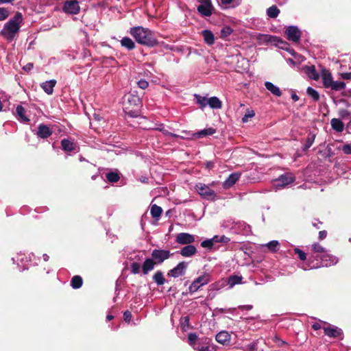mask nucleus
<instances>
[{
    "instance_id": "obj_48",
    "label": "nucleus",
    "mask_w": 351,
    "mask_h": 351,
    "mask_svg": "<svg viewBox=\"0 0 351 351\" xmlns=\"http://www.w3.org/2000/svg\"><path fill=\"white\" fill-rule=\"evenodd\" d=\"M294 252L296 254L298 255V257L301 260V261H304L306 259V253H304L303 251H302L301 250H300L299 248H297L295 247L294 249Z\"/></svg>"
},
{
    "instance_id": "obj_2",
    "label": "nucleus",
    "mask_w": 351,
    "mask_h": 351,
    "mask_svg": "<svg viewBox=\"0 0 351 351\" xmlns=\"http://www.w3.org/2000/svg\"><path fill=\"white\" fill-rule=\"evenodd\" d=\"M129 32L139 44L148 47H153L157 44L152 32L147 28L141 26L134 27L130 28Z\"/></svg>"
},
{
    "instance_id": "obj_22",
    "label": "nucleus",
    "mask_w": 351,
    "mask_h": 351,
    "mask_svg": "<svg viewBox=\"0 0 351 351\" xmlns=\"http://www.w3.org/2000/svg\"><path fill=\"white\" fill-rule=\"evenodd\" d=\"M56 84V80H50L42 83L40 86L47 94L51 95L53 92V88Z\"/></svg>"
},
{
    "instance_id": "obj_16",
    "label": "nucleus",
    "mask_w": 351,
    "mask_h": 351,
    "mask_svg": "<svg viewBox=\"0 0 351 351\" xmlns=\"http://www.w3.org/2000/svg\"><path fill=\"white\" fill-rule=\"evenodd\" d=\"M53 133L52 129L47 125L40 124L38 126V130L36 133L38 137L41 138H47L49 137Z\"/></svg>"
},
{
    "instance_id": "obj_36",
    "label": "nucleus",
    "mask_w": 351,
    "mask_h": 351,
    "mask_svg": "<svg viewBox=\"0 0 351 351\" xmlns=\"http://www.w3.org/2000/svg\"><path fill=\"white\" fill-rule=\"evenodd\" d=\"M280 13V10L277 8L276 5H272L267 8V14L270 18H276Z\"/></svg>"
},
{
    "instance_id": "obj_24",
    "label": "nucleus",
    "mask_w": 351,
    "mask_h": 351,
    "mask_svg": "<svg viewBox=\"0 0 351 351\" xmlns=\"http://www.w3.org/2000/svg\"><path fill=\"white\" fill-rule=\"evenodd\" d=\"M265 86L271 93L276 97H280L282 92L280 88L270 82H265Z\"/></svg>"
},
{
    "instance_id": "obj_51",
    "label": "nucleus",
    "mask_w": 351,
    "mask_h": 351,
    "mask_svg": "<svg viewBox=\"0 0 351 351\" xmlns=\"http://www.w3.org/2000/svg\"><path fill=\"white\" fill-rule=\"evenodd\" d=\"M148 82L145 80H141L138 82V86L142 89H145L148 86Z\"/></svg>"
},
{
    "instance_id": "obj_63",
    "label": "nucleus",
    "mask_w": 351,
    "mask_h": 351,
    "mask_svg": "<svg viewBox=\"0 0 351 351\" xmlns=\"http://www.w3.org/2000/svg\"><path fill=\"white\" fill-rule=\"evenodd\" d=\"M291 98L295 101H297L299 100V97L295 93L291 95Z\"/></svg>"
},
{
    "instance_id": "obj_1",
    "label": "nucleus",
    "mask_w": 351,
    "mask_h": 351,
    "mask_svg": "<svg viewBox=\"0 0 351 351\" xmlns=\"http://www.w3.org/2000/svg\"><path fill=\"white\" fill-rule=\"evenodd\" d=\"M22 23L23 16L21 13L17 12L12 19L5 23L0 34L8 41L12 42L16 35L19 32Z\"/></svg>"
},
{
    "instance_id": "obj_27",
    "label": "nucleus",
    "mask_w": 351,
    "mask_h": 351,
    "mask_svg": "<svg viewBox=\"0 0 351 351\" xmlns=\"http://www.w3.org/2000/svg\"><path fill=\"white\" fill-rule=\"evenodd\" d=\"M121 45L127 49L128 50L130 51L135 48V43L129 37H123L121 40Z\"/></svg>"
},
{
    "instance_id": "obj_50",
    "label": "nucleus",
    "mask_w": 351,
    "mask_h": 351,
    "mask_svg": "<svg viewBox=\"0 0 351 351\" xmlns=\"http://www.w3.org/2000/svg\"><path fill=\"white\" fill-rule=\"evenodd\" d=\"M342 151L346 154H351V143H348L342 147Z\"/></svg>"
},
{
    "instance_id": "obj_9",
    "label": "nucleus",
    "mask_w": 351,
    "mask_h": 351,
    "mask_svg": "<svg viewBox=\"0 0 351 351\" xmlns=\"http://www.w3.org/2000/svg\"><path fill=\"white\" fill-rule=\"evenodd\" d=\"M213 6L210 0H202L197 6V11L204 16H210L213 14Z\"/></svg>"
},
{
    "instance_id": "obj_26",
    "label": "nucleus",
    "mask_w": 351,
    "mask_h": 351,
    "mask_svg": "<svg viewBox=\"0 0 351 351\" xmlns=\"http://www.w3.org/2000/svg\"><path fill=\"white\" fill-rule=\"evenodd\" d=\"M332 128L338 132H341L344 130V124L339 119H332L330 121Z\"/></svg>"
},
{
    "instance_id": "obj_12",
    "label": "nucleus",
    "mask_w": 351,
    "mask_h": 351,
    "mask_svg": "<svg viewBox=\"0 0 351 351\" xmlns=\"http://www.w3.org/2000/svg\"><path fill=\"white\" fill-rule=\"evenodd\" d=\"M170 255V252L165 250H154L152 252V257L156 263H162L164 261L168 259Z\"/></svg>"
},
{
    "instance_id": "obj_4",
    "label": "nucleus",
    "mask_w": 351,
    "mask_h": 351,
    "mask_svg": "<svg viewBox=\"0 0 351 351\" xmlns=\"http://www.w3.org/2000/svg\"><path fill=\"white\" fill-rule=\"evenodd\" d=\"M319 261V263L317 262L313 266H309V268H318L320 266L330 267L331 265H335L338 262V258L334 256L333 255L329 254L328 252H326L324 254L320 256Z\"/></svg>"
},
{
    "instance_id": "obj_5",
    "label": "nucleus",
    "mask_w": 351,
    "mask_h": 351,
    "mask_svg": "<svg viewBox=\"0 0 351 351\" xmlns=\"http://www.w3.org/2000/svg\"><path fill=\"white\" fill-rule=\"evenodd\" d=\"M195 190L199 195L206 199H214L216 197V193L209 186L198 183L195 185Z\"/></svg>"
},
{
    "instance_id": "obj_34",
    "label": "nucleus",
    "mask_w": 351,
    "mask_h": 351,
    "mask_svg": "<svg viewBox=\"0 0 351 351\" xmlns=\"http://www.w3.org/2000/svg\"><path fill=\"white\" fill-rule=\"evenodd\" d=\"M82 278L80 276H75L72 278L71 285L73 289H79L82 285Z\"/></svg>"
},
{
    "instance_id": "obj_3",
    "label": "nucleus",
    "mask_w": 351,
    "mask_h": 351,
    "mask_svg": "<svg viewBox=\"0 0 351 351\" xmlns=\"http://www.w3.org/2000/svg\"><path fill=\"white\" fill-rule=\"evenodd\" d=\"M321 78L323 86L325 88H330L332 90L339 91L345 88L346 83L343 81H334L331 73L322 69L321 71Z\"/></svg>"
},
{
    "instance_id": "obj_30",
    "label": "nucleus",
    "mask_w": 351,
    "mask_h": 351,
    "mask_svg": "<svg viewBox=\"0 0 351 351\" xmlns=\"http://www.w3.org/2000/svg\"><path fill=\"white\" fill-rule=\"evenodd\" d=\"M216 132L215 129L213 128H205L202 130L197 132H196L194 135L197 138H202L206 136H210L214 134Z\"/></svg>"
},
{
    "instance_id": "obj_44",
    "label": "nucleus",
    "mask_w": 351,
    "mask_h": 351,
    "mask_svg": "<svg viewBox=\"0 0 351 351\" xmlns=\"http://www.w3.org/2000/svg\"><path fill=\"white\" fill-rule=\"evenodd\" d=\"M197 339V335L195 333H189L188 335V341L189 344L195 348L197 345L195 342Z\"/></svg>"
},
{
    "instance_id": "obj_40",
    "label": "nucleus",
    "mask_w": 351,
    "mask_h": 351,
    "mask_svg": "<svg viewBox=\"0 0 351 351\" xmlns=\"http://www.w3.org/2000/svg\"><path fill=\"white\" fill-rule=\"evenodd\" d=\"M279 245L280 243L278 241L274 240L267 243L264 246L267 247L271 252H275L278 250Z\"/></svg>"
},
{
    "instance_id": "obj_21",
    "label": "nucleus",
    "mask_w": 351,
    "mask_h": 351,
    "mask_svg": "<svg viewBox=\"0 0 351 351\" xmlns=\"http://www.w3.org/2000/svg\"><path fill=\"white\" fill-rule=\"evenodd\" d=\"M215 339L219 343L226 345L230 341V335L226 331H221L216 335Z\"/></svg>"
},
{
    "instance_id": "obj_57",
    "label": "nucleus",
    "mask_w": 351,
    "mask_h": 351,
    "mask_svg": "<svg viewBox=\"0 0 351 351\" xmlns=\"http://www.w3.org/2000/svg\"><path fill=\"white\" fill-rule=\"evenodd\" d=\"M33 68V64L28 63L25 66H23V69L26 71H30Z\"/></svg>"
},
{
    "instance_id": "obj_55",
    "label": "nucleus",
    "mask_w": 351,
    "mask_h": 351,
    "mask_svg": "<svg viewBox=\"0 0 351 351\" xmlns=\"http://www.w3.org/2000/svg\"><path fill=\"white\" fill-rule=\"evenodd\" d=\"M327 236V232L325 230L319 231V239L320 240L324 239Z\"/></svg>"
},
{
    "instance_id": "obj_15",
    "label": "nucleus",
    "mask_w": 351,
    "mask_h": 351,
    "mask_svg": "<svg viewBox=\"0 0 351 351\" xmlns=\"http://www.w3.org/2000/svg\"><path fill=\"white\" fill-rule=\"evenodd\" d=\"M312 258L316 261H319L320 256L328 252L327 250L324 248L318 243H314L311 245Z\"/></svg>"
},
{
    "instance_id": "obj_10",
    "label": "nucleus",
    "mask_w": 351,
    "mask_h": 351,
    "mask_svg": "<svg viewBox=\"0 0 351 351\" xmlns=\"http://www.w3.org/2000/svg\"><path fill=\"white\" fill-rule=\"evenodd\" d=\"M285 34L287 38L294 43H298L300 41L302 34L299 28L293 25L289 26L285 31Z\"/></svg>"
},
{
    "instance_id": "obj_37",
    "label": "nucleus",
    "mask_w": 351,
    "mask_h": 351,
    "mask_svg": "<svg viewBox=\"0 0 351 351\" xmlns=\"http://www.w3.org/2000/svg\"><path fill=\"white\" fill-rule=\"evenodd\" d=\"M194 97L196 99L197 104L199 105L201 108H204L208 105V98L205 97H202L197 94H195Z\"/></svg>"
},
{
    "instance_id": "obj_62",
    "label": "nucleus",
    "mask_w": 351,
    "mask_h": 351,
    "mask_svg": "<svg viewBox=\"0 0 351 351\" xmlns=\"http://www.w3.org/2000/svg\"><path fill=\"white\" fill-rule=\"evenodd\" d=\"M206 167L208 169H211L213 167V162L211 161H208L206 162Z\"/></svg>"
},
{
    "instance_id": "obj_20",
    "label": "nucleus",
    "mask_w": 351,
    "mask_h": 351,
    "mask_svg": "<svg viewBox=\"0 0 351 351\" xmlns=\"http://www.w3.org/2000/svg\"><path fill=\"white\" fill-rule=\"evenodd\" d=\"M61 146L62 149L66 152L77 151V145L73 141L69 139H62L61 141Z\"/></svg>"
},
{
    "instance_id": "obj_19",
    "label": "nucleus",
    "mask_w": 351,
    "mask_h": 351,
    "mask_svg": "<svg viewBox=\"0 0 351 351\" xmlns=\"http://www.w3.org/2000/svg\"><path fill=\"white\" fill-rule=\"evenodd\" d=\"M197 253L196 247L193 245H186L183 247L180 251V254L184 257H191Z\"/></svg>"
},
{
    "instance_id": "obj_6",
    "label": "nucleus",
    "mask_w": 351,
    "mask_h": 351,
    "mask_svg": "<svg viewBox=\"0 0 351 351\" xmlns=\"http://www.w3.org/2000/svg\"><path fill=\"white\" fill-rule=\"evenodd\" d=\"M210 280L208 274H204L195 278L189 287L191 293L196 292L202 286L208 284Z\"/></svg>"
},
{
    "instance_id": "obj_33",
    "label": "nucleus",
    "mask_w": 351,
    "mask_h": 351,
    "mask_svg": "<svg viewBox=\"0 0 351 351\" xmlns=\"http://www.w3.org/2000/svg\"><path fill=\"white\" fill-rule=\"evenodd\" d=\"M315 134H313L311 133L308 134L306 137V142L302 147V150L306 151L308 148H310L312 146V145L315 141Z\"/></svg>"
},
{
    "instance_id": "obj_39",
    "label": "nucleus",
    "mask_w": 351,
    "mask_h": 351,
    "mask_svg": "<svg viewBox=\"0 0 351 351\" xmlns=\"http://www.w3.org/2000/svg\"><path fill=\"white\" fill-rule=\"evenodd\" d=\"M307 95L311 97L314 101H318L319 99V93L311 87H308L306 89Z\"/></svg>"
},
{
    "instance_id": "obj_52",
    "label": "nucleus",
    "mask_w": 351,
    "mask_h": 351,
    "mask_svg": "<svg viewBox=\"0 0 351 351\" xmlns=\"http://www.w3.org/2000/svg\"><path fill=\"white\" fill-rule=\"evenodd\" d=\"M132 314L129 311H126L123 313V319L125 322H129L131 320Z\"/></svg>"
},
{
    "instance_id": "obj_31",
    "label": "nucleus",
    "mask_w": 351,
    "mask_h": 351,
    "mask_svg": "<svg viewBox=\"0 0 351 351\" xmlns=\"http://www.w3.org/2000/svg\"><path fill=\"white\" fill-rule=\"evenodd\" d=\"M162 212V209L160 206L154 204L151 207L150 213L153 218L158 219Z\"/></svg>"
},
{
    "instance_id": "obj_32",
    "label": "nucleus",
    "mask_w": 351,
    "mask_h": 351,
    "mask_svg": "<svg viewBox=\"0 0 351 351\" xmlns=\"http://www.w3.org/2000/svg\"><path fill=\"white\" fill-rule=\"evenodd\" d=\"M306 73L308 77L314 80H317L319 77V73L317 72L314 66L307 67Z\"/></svg>"
},
{
    "instance_id": "obj_14",
    "label": "nucleus",
    "mask_w": 351,
    "mask_h": 351,
    "mask_svg": "<svg viewBox=\"0 0 351 351\" xmlns=\"http://www.w3.org/2000/svg\"><path fill=\"white\" fill-rule=\"evenodd\" d=\"M176 243L180 245H189L195 241V237L186 232H181L176 235Z\"/></svg>"
},
{
    "instance_id": "obj_41",
    "label": "nucleus",
    "mask_w": 351,
    "mask_h": 351,
    "mask_svg": "<svg viewBox=\"0 0 351 351\" xmlns=\"http://www.w3.org/2000/svg\"><path fill=\"white\" fill-rule=\"evenodd\" d=\"M106 178L110 182H117L119 180V176L116 172H109L106 173Z\"/></svg>"
},
{
    "instance_id": "obj_17",
    "label": "nucleus",
    "mask_w": 351,
    "mask_h": 351,
    "mask_svg": "<svg viewBox=\"0 0 351 351\" xmlns=\"http://www.w3.org/2000/svg\"><path fill=\"white\" fill-rule=\"evenodd\" d=\"M324 330L326 335L333 338L339 337L343 334L341 328L331 325L328 327H324Z\"/></svg>"
},
{
    "instance_id": "obj_54",
    "label": "nucleus",
    "mask_w": 351,
    "mask_h": 351,
    "mask_svg": "<svg viewBox=\"0 0 351 351\" xmlns=\"http://www.w3.org/2000/svg\"><path fill=\"white\" fill-rule=\"evenodd\" d=\"M252 305L248 304V305H241L239 306V308L241 310H246V311H250L252 308Z\"/></svg>"
},
{
    "instance_id": "obj_45",
    "label": "nucleus",
    "mask_w": 351,
    "mask_h": 351,
    "mask_svg": "<svg viewBox=\"0 0 351 351\" xmlns=\"http://www.w3.org/2000/svg\"><path fill=\"white\" fill-rule=\"evenodd\" d=\"M215 243L214 241L213 240V238L212 239H206L205 241H203L202 243H201V246L202 247H205V248H211L213 245V244Z\"/></svg>"
},
{
    "instance_id": "obj_61",
    "label": "nucleus",
    "mask_w": 351,
    "mask_h": 351,
    "mask_svg": "<svg viewBox=\"0 0 351 351\" xmlns=\"http://www.w3.org/2000/svg\"><path fill=\"white\" fill-rule=\"evenodd\" d=\"M321 224H322V222L319 221H317V220H316V222L315 221V222L313 223V226L314 227H315L317 229L320 228V226L319 225H321Z\"/></svg>"
},
{
    "instance_id": "obj_23",
    "label": "nucleus",
    "mask_w": 351,
    "mask_h": 351,
    "mask_svg": "<svg viewBox=\"0 0 351 351\" xmlns=\"http://www.w3.org/2000/svg\"><path fill=\"white\" fill-rule=\"evenodd\" d=\"M16 114L18 117V119L23 123H28L29 122V119L25 115V108L21 106H17L16 108Z\"/></svg>"
},
{
    "instance_id": "obj_43",
    "label": "nucleus",
    "mask_w": 351,
    "mask_h": 351,
    "mask_svg": "<svg viewBox=\"0 0 351 351\" xmlns=\"http://www.w3.org/2000/svg\"><path fill=\"white\" fill-rule=\"evenodd\" d=\"M213 240L215 243H227L230 241V239L224 235L218 236L215 235L213 237Z\"/></svg>"
},
{
    "instance_id": "obj_60",
    "label": "nucleus",
    "mask_w": 351,
    "mask_h": 351,
    "mask_svg": "<svg viewBox=\"0 0 351 351\" xmlns=\"http://www.w3.org/2000/svg\"><path fill=\"white\" fill-rule=\"evenodd\" d=\"M223 5H229L234 2V0H220Z\"/></svg>"
},
{
    "instance_id": "obj_13",
    "label": "nucleus",
    "mask_w": 351,
    "mask_h": 351,
    "mask_svg": "<svg viewBox=\"0 0 351 351\" xmlns=\"http://www.w3.org/2000/svg\"><path fill=\"white\" fill-rule=\"evenodd\" d=\"M63 10L64 12L71 14H76L80 11V6L78 2L75 0H70L65 1Z\"/></svg>"
},
{
    "instance_id": "obj_42",
    "label": "nucleus",
    "mask_w": 351,
    "mask_h": 351,
    "mask_svg": "<svg viewBox=\"0 0 351 351\" xmlns=\"http://www.w3.org/2000/svg\"><path fill=\"white\" fill-rule=\"evenodd\" d=\"M255 116V112L253 110L247 109L246 112L242 118L243 123H247L250 118H252Z\"/></svg>"
},
{
    "instance_id": "obj_47",
    "label": "nucleus",
    "mask_w": 351,
    "mask_h": 351,
    "mask_svg": "<svg viewBox=\"0 0 351 351\" xmlns=\"http://www.w3.org/2000/svg\"><path fill=\"white\" fill-rule=\"evenodd\" d=\"M141 265L138 263H132L131 264V271L134 274H137L140 271Z\"/></svg>"
},
{
    "instance_id": "obj_8",
    "label": "nucleus",
    "mask_w": 351,
    "mask_h": 351,
    "mask_svg": "<svg viewBox=\"0 0 351 351\" xmlns=\"http://www.w3.org/2000/svg\"><path fill=\"white\" fill-rule=\"evenodd\" d=\"M295 181V178L291 173H285L280 176L274 184L276 189L281 187H285L288 184H291Z\"/></svg>"
},
{
    "instance_id": "obj_46",
    "label": "nucleus",
    "mask_w": 351,
    "mask_h": 351,
    "mask_svg": "<svg viewBox=\"0 0 351 351\" xmlns=\"http://www.w3.org/2000/svg\"><path fill=\"white\" fill-rule=\"evenodd\" d=\"M9 16L8 10L5 8H0V21H3Z\"/></svg>"
},
{
    "instance_id": "obj_53",
    "label": "nucleus",
    "mask_w": 351,
    "mask_h": 351,
    "mask_svg": "<svg viewBox=\"0 0 351 351\" xmlns=\"http://www.w3.org/2000/svg\"><path fill=\"white\" fill-rule=\"evenodd\" d=\"M232 29L229 27L223 28L221 30V33L226 36L230 35L232 33Z\"/></svg>"
},
{
    "instance_id": "obj_56",
    "label": "nucleus",
    "mask_w": 351,
    "mask_h": 351,
    "mask_svg": "<svg viewBox=\"0 0 351 351\" xmlns=\"http://www.w3.org/2000/svg\"><path fill=\"white\" fill-rule=\"evenodd\" d=\"M247 350L250 351H255L256 350V344L253 343L247 346Z\"/></svg>"
},
{
    "instance_id": "obj_58",
    "label": "nucleus",
    "mask_w": 351,
    "mask_h": 351,
    "mask_svg": "<svg viewBox=\"0 0 351 351\" xmlns=\"http://www.w3.org/2000/svg\"><path fill=\"white\" fill-rule=\"evenodd\" d=\"M239 62H240V61H239V60H238V64H239ZM241 64H242V66H245V68H244V69H247V66H248V62H247V61L245 59H244V58H241Z\"/></svg>"
},
{
    "instance_id": "obj_7",
    "label": "nucleus",
    "mask_w": 351,
    "mask_h": 351,
    "mask_svg": "<svg viewBox=\"0 0 351 351\" xmlns=\"http://www.w3.org/2000/svg\"><path fill=\"white\" fill-rule=\"evenodd\" d=\"M242 276L233 275L230 276L227 280H222L213 284V289H219L223 287L226 284H228L230 288H232L236 285L241 284L242 282Z\"/></svg>"
},
{
    "instance_id": "obj_35",
    "label": "nucleus",
    "mask_w": 351,
    "mask_h": 351,
    "mask_svg": "<svg viewBox=\"0 0 351 351\" xmlns=\"http://www.w3.org/2000/svg\"><path fill=\"white\" fill-rule=\"evenodd\" d=\"M153 278L158 285H162L165 282L163 273L160 271H157L154 275Z\"/></svg>"
},
{
    "instance_id": "obj_11",
    "label": "nucleus",
    "mask_w": 351,
    "mask_h": 351,
    "mask_svg": "<svg viewBox=\"0 0 351 351\" xmlns=\"http://www.w3.org/2000/svg\"><path fill=\"white\" fill-rule=\"evenodd\" d=\"M188 263L185 261L179 263L174 268L168 272V276L173 278H178L185 274Z\"/></svg>"
},
{
    "instance_id": "obj_64",
    "label": "nucleus",
    "mask_w": 351,
    "mask_h": 351,
    "mask_svg": "<svg viewBox=\"0 0 351 351\" xmlns=\"http://www.w3.org/2000/svg\"><path fill=\"white\" fill-rule=\"evenodd\" d=\"M147 180H148V179H147V178H146V177H141V178H140L141 182H144V183H145V182H147Z\"/></svg>"
},
{
    "instance_id": "obj_29",
    "label": "nucleus",
    "mask_w": 351,
    "mask_h": 351,
    "mask_svg": "<svg viewBox=\"0 0 351 351\" xmlns=\"http://www.w3.org/2000/svg\"><path fill=\"white\" fill-rule=\"evenodd\" d=\"M208 105L213 109H220L222 107V103L217 97H211L208 99Z\"/></svg>"
},
{
    "instance_id": "obj_49",
    "label": "nucleus",
    "mask_w": 351,
    "mask_h": 351,
    "mask_svg": "<svg viewBox=\"0 0 351 351\" xmlns=\"http://www.w3.org/2000/svg\"><path fill=\"white\" fill-rule=\"evenodd\" d=\"M194 349L197 351H214L213 348H210L209 346H204L200 345H197Z\"/></svg>"
},
{
    "instance_id": "obj_25",
    "label": "nucleus",
    "mask_w": 351,
    "mask_h": 351,
    "mask_svg": "<svg viewBox=\"0 0 351 351\" xmlns=\"http://www.w3.org/2000/svg\"><path fill=\"white\" fill-rule=\"evenodd\" d=\"M202 34L204 37V42L208 45H212L215 43V36L213 33L208 29L204 30L202 32Z\"/></svg>"
},
{
    "instance_id": "obj_38",
    "label": "nucleus",
    "mask_w": 351,
    "mask_h": 351,
    "mask_svg": "<svg viewBox=\"0 0 351 351\" xmlns=\"http://www.w3.org/2000/svg\"><path fill=\"white\" fill-rule=\"evenodd\" d=\"M277 46L282 49L289 51L291 55H295V51H293V49L289 48V45L287 42L278 40Z\"/></svg>"
},
{
    "instance_id": "obj_18",
    "label": "nucleus",
    "mask_w": 351,
    "mask_h": 351,
    "mask_svg": "<svg viewBox=\"0 0 351 351\" xmlns=\"http://www.w3.org/2000/svg\"><path fill=\"white\" fill-rule=\"evenodd\" d=\"M241 173L239 172H234L231 173L228 178L223 182V186L224 189H229L232 187L240 178Z\"/></svg>"
},
{
    "instance_id": "obj_28",
    "label": "nucleus",
    "mask_w": 351,
    "mask_h": 351,
    "mask_svg": "<svg viewBox=\"0 0 351 351\" xmlns=\"http://www.w3.org/2000/svg\"><path fill=\"white\" fill-rule=\"evenodd\" d=\"M155 263L154 259L147 258L143 264L142 270L144 274H148L149 271H152L154 267Z\"/></svg>"
},
{
    "instance_id": "obj_59",
    "label": "nucleus",
    "mask_w": 351,
    "mask_h": 351,
    "mask_svg": "<svg viewBox=\"0 0 351 351\" xmlns=\"http://www.w3.org/2000/svg\"><path fill=\"white\" fill-rule=\"evenodd\" d=\"M312 328L315 330H317L319 329H321L322 328V326L319 323H315L313 324L312 326Z\"/></svg>"
}]
</instances>
